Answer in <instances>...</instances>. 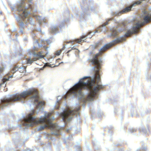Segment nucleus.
Returning a JSON list of instances; mask_svg holds the SVG:
<instances>
[{"mask_svg": "<svg viewBox=\"0 0 151 151\" xmlns=\"http://www.w3.org/2000/svg\"><path fill=\"white\" fill-rule=\"evenodd\" d=\"M118 43L119 39H115L104 45L91 60L92 63L94 65L93 75L91 76L84 77L70 88L64 96L58 97L57 103L55 107L57 109L59 108V105L63 99L65 100L67 98L76 97L81 102L74 109H71L68 107L64 109L63 112L59 113V116L64 122L69 121L74 114H76V116L79 115L80 105L84 106L85 104L89 105L98 96L99 91L102 87L99 83L101 80L100 64L102 62L100 55L107 49Z\"/></svg>", "mask_w": 151, "mask_h": 151, "instance_id": "1", "label": "nucleus"}, {"mask_svg": "<svg viewBox=\"0 0 151 151\" xmlns=\"http://www.w3.org/2000/svg\"><path fill=\"white\" fill-rule=\"evenodd\" d=\"M18 101L28 104L31 102L35 105L38 110L42 109L45 104V103L40 98L37 91L33 88L23 91L20 94L12 96L8 99L4 98L1 100L0 109H3L4 106L8 104H11L12 102Z\"/></svg>", "mask_w": 151, "mask_h": 151, "instance_id": "2", "label": "nucleus"}, {"mask_svg": "<svg viewBox=\"0 0 151 151\" xmlns=\"http://www.w3.org/2000/svg\"><path fill=\"white\" fill-rule=\"evenodd\" d=\"M33 111L25 119V121L26 122H29V124L25 123L26 127H32L34 125L40 124V126L38 128V130H41L46 128L50 129L51 130V133L57 136L61 134V127L58 126L57 124L53 123L52 121L55 119L52 116L51 113H47L44 112V116L43 117L41 116L38 119H36L35 116H32V114L33 113Z\"/></svg>", "mask_w": 151, "mask_h": 151, "instance_id": "3", "label": "nucleus"}, {"mask_svg": "<svg viewBox=\"0 0 151 151\" xmlns=\"http://www.w3.org/2000/svg\"><path fill=\"white\" fill-rule=\"evenodd\" d=\"M32 0H21V1L17 3V5L12 6L9 4L10 6L13 11H17L19 16L17 17V21L19 22V25L22 28L24 26V23L23 21L26 22H28L32 24H33L32 19V18L28 17V14L30 12L28 11V9L32 10L31 6V3Z\"/></svg>", "mask_w": 151, "mask_h": 151, "instance_id": "4", "label": "nucleus"}, {"mask_svg": "<svg viewBox=\"0 0 151 151\" xmlns=\"http://www.w3.org/2000/svg\"><path fill=\"white\" fill-rule=\"evenodd\" d=\"M126 24L124 22L118 23L117 25L111 29V34L108 35V37L112 36L113 37H117L119 32L124 30L126 28Z\"/></svg>", "mask_w": 151, "mask_h": 151, "instance_id": "5", "label": "nucleus"}, {"mask_svg": "<svg viewBox=\"0 0 151 151\" xmlns=\"http://www.w3.org/2000/svg\"><path fill=\"white\" fill-rule=\"evenodd\" d=\"M64 26V23L63 22H57L52 25L50 32L52 34H56L59 32L58 27L61 29Z\"/></svg>", "mask_w": 151, "mask_h": 151, "instance_id": "6", "label": "nucleus"}, {"mask_svg": "<svg viewBox=\"0 0 151 151\" xmlns=\"http://www.w3.org/2000/svg\"><path fill=\"white\" fill-rule=\"evenodd\" d=\"M99 31L97 30H96L94 32H89L88 35L86 36V35H83L81 37L80 39H76L71 41V43L72 44H74V42H76L78 43H80L81 41H84L85 40L87 37L89 38H91L92 36L94 35V34L96 32H98Z\"/></svg>", "mask_w": 151, "mask_h": 151, "instance_id": "7", "label": "nucleus"}, {"mask_svg": "<svg viewBox=\"0 0 151 151\" xmlns=\"http://www.w3.org/2000/svg\"><path fill=\"white\" fill-rule=\"evenodd\" d=\"M34 111V112L31 115H32V116H35V118L36 119H37L36 118V116L35 115H34V114L36 113V114H37V113H38V112H36L35 111L34 109H32V110H31V111L30 112V113L28 114L26 116H24V117L23 118V119L22 120H21V122L22 123V124L23 125H25V123H27V124H29V122H25V119L26 118H27V117L28 116V115H29V114H31V113L32 112V111Z\"/></svg>", "mask_w": 151, "mask_h": 151, "instance_id": "8", "label": "nucleus"}, {"mask_svg": "<svg viewBox=\"0 0 151 151\" xmlns=\"http://www.w3.org/2000/svg\"><path fill=\"white\" fill-rule=\"evenodd\" d=\"M35 16L36 19L39 21V23L40 24L45 23V19L44 18L42 17L39 16L35 15Z\"/></svg>", "mask_w": 151, "mask_h": 151, "instance_id": "9", "label": "nucleus"}, {"mask_svg": "<svg viewBox=\"0 0 151 151\" xmlns=\"http://www.w3.org/2000/svg\"><path fill=\"white\" fill-rule=\"evenodd\" d=\"M33 55L36 57L37 59L40 58H44V55L42 52H40L37 54H36L35 53H33Z\"/></svg>", "mask_w": 151, "mask_h": 151, "instance_id": "10", "label": "nucleus"}, {"mask_svg": "<svg viewBox=\"0 0 151 151\" xmlns=\"http://www.w3.org/2000/svg\"><path fill=\"white\" fill-rule=\"evenodd\" d=\"M26 68L25 66L19 67V71L20 73H24L26 72Z\"/></svg>", "mask_w": 151, "mask_h": 151, "instance_id": "11", "label": "nucleus"}, {"mask_svg": "<svg viewBox=\"0 0 151 151\" xmlns=\"http://www.w3.org/2000/svg\"><path fill=\"white\" fill-rule=\"evenodd\" d=\"M113 20V19L112 18H111L107 20V22H105V23L104 24L102 25L101 27H99V28H98V29H99L100 28H101V27H102V28L104 27L106 25H107L108 24V22L109 21L111 20Z\"/></svg>", "mask_w": 151, "mask_h": 151, "instance_id": "12", "label": "nucleus"}, {"mask_svg": "<svg viewBox=\"0 0 151 151\" xmlns=\"http://www.w3.org/2000/svg\"><path fill=\"white\" fill-rule=\"evenodd\" d=\"M34 60H33L32 59H31L30 58H27L26 60L27 61V63L28 64L29 63L30 64H32L33 63V61L36 60V59H35V58H34Z\"/></svg>", "mask_w": 151, "mask_h": 151, "instance_id": "13", "label": "nucleus"}, {"mask_svg": "<svg viewBox=\"0 0 151 151\" xmlns=\"http://www.w3.org/2000/svg\"><path fill=\"white\" fill-rule=\"evenodd\" d=\"M34 45L36 46L37 45L39 47H40L43 46V45H40L39 44V43L37 40H36L35 41V42L34 43Z\"/></svg>", "mask_w": 151, "mask_h": 151, "instance_id": "14", "label": "nucleus"}, {"mask_svg": "<svg viewBox=\"0 0 151 151\" xmlns=\"http://www.w3.org/2000/svg\"><path fill=\"white\" fill-rule=\"evenodd\" d=\"M4 67L3 66H0V73H2L4 71Z\"/></svg>", "mask_w": 151, "mask_h": 151, "instance_id": "15", "label": "nucleus"}, {"mask_svg": "<svg viewBox=\"0 0 151 151\" xmlns=\"http://www.w3.org/2000/svg\"><path fill=\"white\" fill-rule=\"evenodd\" d=\"M63 50V48L60 50H59V51H57V52H56V55H59L60 54L62 50Z\"/></svg>", "mask_w": 151, "mask_h": 151, "instance_id": "16", "label": "nucleus"}, {"mask_svg": "<svg viewBox=\"0 0 151 151\" xmlns=\"http://www.w3.org/2000/svg\"><path fill=\"white\" fill-rule=\"evenodd\" d=\"M46 42L47 44H51V42H52V41H51L49 39L46 40Z\"/></svg>", "mask_w": 151, "mask_h": 151, "instance_id": "17", "label": "nucleus"}, {"mask_svg": "<svg viewBox=\"0 0 151 151\" xmlns=\"http://www.w3.org/2000/svg\"><path fill=\"white\" fill-rule=\"evenodd\" d=\"M130 131L131 132H133L135 131V129H134L133 128H131V129H130Z\"/></svg>", "mask_w": 151, "mask_h": 151, "instance_id": "18", "label": "nucleus"}, {"mask_svg": "<svg viewBox=\"0 0 151 151\" xmlns=\"http://www.w3.org/2000/svg\"><path fill=\"white\" fill-rule=\"evenodd\" d=\"M142 151H146L147 150V149L146 148L144 147H143L142 149Z\"/></svg>", "mask_w": 151, "mask_h": 151, "instance_id": "19", "label": "nucleus"}, {"mask_svg": "<svg viewBox=\"0 0 151 151\" xmlns=\"http://www.w3.org/2000/svg\"><path fill=\"white\" fill-rule=\"evenodd\" d=\"M63 63V62H60V63H59V64L58 65H54V66H53V67H56V66H58V65H59L60 64H61V63Z\"/></svg>", "mask_w": 151, "mask_h": 151, "instance_id": "20", "label": "nucleus"}, {"mask_svg": "<svg viewBox=\"0 0 151 151\" xmlns=\"http://www.w3.org/2000/svg\"><path fill=\"white\" fill-rule=\"evenodd\" d=\"M72 136H70L69 137H68V138L69 140H71L72 139Z\"/></svg>", "mask_w": 151, "mask_h": 151, "instance_id": "21", "label": "nucleus"}, {"mask_svg": "<svg viewBox=\"0 0 151 151\" xmlns=\"http://www.w3.org/2000/svg\"><path fill=\"white\" fill-rule=\"evenodd\" d=\"M142 131L144 133H146V130L144 129H142Z\"/></svg>", "mask_w": 151, "mask_h": 151, "instance_id": "22", "label": "nucleus"}, {"mask_svg": "<svg viewBox=\"0 0 151 151\" xmlns=\"http://www.w3.org/2000/svg\"><path fill=\"white\" fill-rule=\"evenodd\" d=\"M19 32H20V33H21L22 34H23V32L22 30H21Z\"/></svg>", "mask_w": 151, "mask_h": 151, "instance_id": "23", "label": "nucleus"}, {"mask_svg": "<svg viewBox=\"0 0 151 151\" xmlns=\"http://www.w3.org/2000/svg\"><path fill=\"white\" fill-rule=\"evenodd\" d=\"M73 47H74V46H73L72 45H71L70 46V47H71L72 48H73Z\"/></svg>", "mask_w": 151, "mask_h": 151, "instance_id": "24", "label": "nucleus"}, {"mask_svg": "<svg viewBox=\"0 0 151 151\" xmlns=\"http://www.w3.org/2000/svg\"><path fill=\"white\" fill-rule=\"evenodd\" d=\"M69 131V129H66V131L67 132H68Z\"/></svg>", "mask_w": 151, "mask_h": 151, "instance_id": "25", "label": "nucleus"}, {"mask_svg": "<svg viewBox=\"0 0 151 151\" xmlns=\"http://www.w3.org/2000/svg\"><path fill=\"white\" fill-rule=\"evenodd\" d=\"M83 14H81V17H83Z\"/></svg>", "mask_w": 151, "mask_h": 151, "instance_id": "26", "label": "nucleus"}, {"mask_svg": "<svg viewBox=\"0 0 151 151\" xmlns=\"http://www.w3.org/2000/svg\"><path fill=\"white\" fill-rule=\"evenodd\" d=\"M34 50H36V48H35V46H34Z\"/></svg>", "mask_w": 151, "mask_h": 151, "instance_id": "27", "label": "nucleus"}, {"mask_svg": "<svg viewBox=\"0 0 151 151\" xmlns=\"http://www.w3.org/2000/svg\"><path fill=\"white\" fill-rule=\"evenodd\" d=\"M59 59H58V60H56V62H58V60Z\"/></svg>", "mask_w": 151, "mask_h": 151, "instance_id": "28", "label": "nucleus"}, {"mask_svg": "<svg viewBox=\"0 0 151 151\" xmlns=\"http://www.w3.org/2000/svg\"><path fill=\"white\" fill-rule=\"evenodd\" d=\"M140 150H139V149H138V150H137V151H140Z\"/></svg>", "mask_w": 151, "mask_h": 151, "instance_id": "29", "label": "nucleus"}, {"mask_svg": "<svg viewBox=\"0 0 151 151\" xmlns=\"http://www.w3.org/2000/svg\"><path fill=\"white\" fill-rule=\"evenodd\" d=\"M9 73H8L7 74V76H9Z\"/></svg>", "mask_w": 151, "mask_h": 151, "instance_id": "30", "label": "nucleus"}, {"mask_svg": "<svg viewBox=\"0 0 151 151\" xmlns=\"http://www.w3.org/2000/svg\"><path fill=\"white\" fill-rule=\"evenodd\" d=\"M91 11L92 10H93V9H92V8H91V9H90Z\"/></svg>", "mask_w": 151, "mask_h": 151, "instance_id": "31", "label": "nucleus"}, {"mask_svg": "<svg viewBox=\"0 0 151 151\" xmlns=\"http://www.w3.org/2000/svg\"><path fill=\"white\" fill-rule=\"evenodd\" d=\"M70 51V50H69L68 51L67 53L69 52Z\"/></svg>", "mask_w": 151, "mask_h": 151, "instance_id": "32", "label": "nucleus"}, {"mask_svg": "<svg viewBox=\"0 0 151 151\" xmlns=\"http://www.w3.org/2000/svg\"><path fill=\"white\" fill-rule=\"evenodd\" d=\"M78 148H80V146H78Z\"/></svg>", "mask_w": 151, "mask_h": 151, "instance_id": "33", "label": "nucleus"}, {"mask_svg": "<svg viewBox=\"0 0 151 151\" xmlns=\"http://www.w3.org/2000/svg\"><path fill=\"white\" fill-rule=\"evenodd\" d=\"M0 14H1V12H0Z\"/></svg>", "mask_w": 151, "mask_h": 151, "instance_id": "34", "label": "nucleus"}, {"mask_svg": "<svg viewBox=\"0 0 151 151\" xmlns=\"http://www.w3.org/2000/svg\"><path fill=\"white\" fill-rule=\"evenodd\" d=\"M43 41H44V40H42V42H43Z\"/></svg>", "mask_w": 151, "mask_h": 151, "instance_id": "35", "label": "nucleus"}, {"mask_svg": "<svg viewBox=\"0 0 151 151\" xmlns=\"http://www.w3.org/2000/svg\"><path fill=\"white\" fill-rule=\"evenodd\" d=\"M49 66L50 67H52L51 66Z\"/></svg>", "mask_w": 151, "mask_h": 151, "instance_id": "36", "label": "nucleus"}, {"mask_svg": "<svg viewBox=\"0 0 151 151\" xmlns=\"http://www.w3.org/2000/svg\"><path fill=\"white\" fill-rule=\"evenodd\" d=\"M93 145H94V144L93 143Z\"/></svg>", "mask_w": 151, "mask_h": 151, "instance_id": "37", "label": "nucleus"}]
</instances>
